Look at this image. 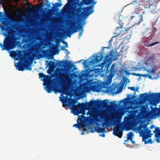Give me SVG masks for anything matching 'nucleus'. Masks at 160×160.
<instances>
[{
  "label": "nucleus",
  "mask_w": 160,
  "mask_h": 160,
  "mask_svg": "<svg viewBox=\"0 0 160 160\" xmlns=\"http://www.w3.org/2000/svg\"><path fill=\"white\" fill-rule=\"evenodd\" d=\"M4 18H0V22L4 25H1L0 27L2 31H5V33H3V35L5 36L3 41V44L0 43V47L2 51L6 50L7 51L13 49L16 47L19 42L16 41L18 38L16 37L14 34L11 32V28L8 26V17L5 13Z\"/></svg>",
  "instance_id": "obj_1"
},
{
  "label": "nucleus",
  "mask_w": 160,
  "mask_h": 160,
  "mask_svg": "<svg viewBox=\"0 0 160 160\" xmlns=\"http://www.w3.org/2000/svg\"><path fill=\"white\" fill-rule=\"evenodd\" d=\"M137 129L139 133L140 136L142 137L143 141H144L145 144L153 143V142L151 138L146 140L148 138H151L153 135L151 133V131L148 128L147 124H140L137 127Z\"/></svg>",
  "instance_id": "obj_2"
},
{
  "label": "nucleus",
  "mask_w": 160,
  "mask_h": 160,
  "mask_svg": "<svg viewBox=\"0 0 160 160\" xmlns=\"http://www.w3.org/2000/svg\"><path fill=\"white\" fill-rule=\"evenodd\" d=\"M82 3H79L78 2H74L73 11L72 12L74 19H76L77 17L81 16V13H82V10H83V12L88 15L91 14L93 12L92 8L91 6L84 7L82 8Z\"/></svg>",
  "instance_id": "obj_3"
},
{
  "label": "nucleus",
  "mask_w": 160,
  "mask_h": 160,
  "mask_svg": "<svg viewBox=\"0 0 160 160\" xmlns=\"http://www.w3.org/2000/svg\"><path fill=\"white\" fill-rule=\"evenodd\" d=\"M108 101L106 100L105 101L94 100L91 101L89 102L79 103L78 106L81 109H82V111L88 109V108H92L95 106L98 107L101 105L105 106L107 105V102L105 101Z\"/></svg>",
  "instance_id": "obj_4"
},
{
  "label": "nucleus",
  "mask_w": 160,
  "mask_h": 160,
  "mask_svg": "<svg viewBox=\"0 0 160 160\" xmlns=\"http://www.w3.org/2000/svg\"><path fill=\"white\" fill-rule=\"evenodd\" d=\"M105 48H109V47H104L102 48L101 49V52L100 53H98L96 56L94 57V59H92L89 62H88V60H85L83 62V64L86 66L88 65V64L90 63V64H93L96 63L98 62H100L103 58V56L102 54L103 53H104V50Z\"/></svg>",
  "instance_id": "obj_5"
},
{
  "label": "nucleus",
  "mask_w": 160,
  "mask_h": 160,
  "mask_svg": "<svg viewBox=\"0 0 160 160\" xmlns=\"http://www.w3.org/2000/svg\"><path fill=\"white\" fill-rule=\"evenodd\" d=\"M76 21H75L73 22V23H71V27L68 29V36L70 38L71 34L75 33L79 30H81V32L79 33V37H80L82 34L83 31L82 26L81 25L78 26L76 25L75 23H76Z\"/></svg>",
  "instance_id": "obj_6"
},
{
  "label": "nucleus",
  "mask_w": 160,
  "mask_h": 160,
  "mask_svg": "<svg viewBox=\"0 0 160 160\" xmlns=\"http://www.w3.org/2000/svg\"><path fill=\"white\" fill-rule=\"evenodd\" d=\"M140 99L143 101L157 99L160 100V92L152 93L148 95L147 93H144L140 95Z\"/></svg>",
  "instance_id": "obj_7"
},
{
  "label": "nucleus",
  "mask_w": 160,
  "mask_h": 160,
  "mask_svg": "<svg viewBox=\"0 0 160 160\" xmlns=\"http://www.w3.org/2000/svg\"><path fill=\"white\" fill-rule=\"evenodd\" d=\"M77 101L75 99H72L71 102L69 103V108L71 110L72 112L74 115H78L81 113L82 109L78 106V105H76L75 104Z\"/></svg>",
  "instance_id": "obj_8"
},
{
  "label": "nucleus",
  "mask_w": 160,
  "mask_h": 160,
  "mask_svg": "<svg viewBox=\"0 0 160 160\" xmlns=\"http://www.w3.org/2000/svg\"><path fill=\"white\" fill-rule=\"evenodd\" d=\"M115 66V64H113L112 65L111 67L109 70H108V67L106 70V74L109 72V75L108 76L107 78H108V80L106 82V84L108 85H109L111 84L112 78L114 76L115 71L114 69Z\"/></svg>",
  "instance_id": "obj_9"
},
{
  "label": "nucleus",
  "mask_w": 160,
  "mask_h": 160,
  "mask_svg": "<svg viewBox=\"0 0 160 160\" xmlns=\"http://www.w3.org/2000/svg\"><path fill=\"white\" fill-rule=\"evenodd\" d=\"M118 53H116L113 51L109 53V54L106 55L104 58V61L105 62H109L112 59L113 60H116L118 56Z\"/></svg>",
  "instance_id": "obj_10"
},
{
  "label": "nucleus",
  "mask_w": 160,
  "mask_h": 160,
  "mask_svg": "<svg viewBox=\"0 0 160 160\" xmlns=\"http://www.w3.org/2000/svg\"><path fill=\"white\" fill-rule=\"evenodd\" d=\"M153 58L152 57H150L147 61L146 64L147 67L148 66H152L151 68V69H148L147 71L149 73L151 74H154L155 72V69L156 66L153 65Z\"/></svg>",
  "instance_id": "obj_11"
},
{
  "label": "nucleus",
  "mask_w": 160,
  "mask_h": 160,
  "mask_svg": "<svg viewBox=\"0 0 160 160\" xmlns=\"http://www.w3.org/2000/svg\"><path fill=\"white\" fill-rule=\"evenodd\" d=\"M18 69L19 71H23L25 69L26 70L31 69V68L29 63L23 64L19 63L18 65Z\"/></svg>",
  "instance_id": "obj_12"
},
{
  "label": "nucleus",
  "mask_w": 160,
  "mask_h": 160,
  "mask_svg": "<svg viewBox=\"0 0 160 160\" xmlns=\"http://www.w3.org/2000/svg\"><path fill=\"white\" fill-rule=\"evenodd\" d=\"M129 116L132 118L137 117L141 114V112H139L138 110H131L128 112Z\"/></svg>",
  "instance_id": "obj_13"
},
{
  "label": "nucleus",
  "mask_w": 160,
  "mask_h": 160,
  "mask_svg": "<svg viewBox=\"0 0 160 160\" xmlns=\"http://www.w3.org/2000/svg\"><path fill=\"white\" fill-rule=\"evenodd\" d=\"M113 134L115 136L118 137L119 138H121L122 136V130L117 128H114L113 130Z\"/></svg>",
  "instance_id": "obj_14"
},
{
  "label": "nucleus",
  "mask_w": 160,
  "mask_h": 160,
  "mask_svg": "<svg viewBox=\"0 0 160 160\" xmlns=\"http://www.w3.org/2000/svg\"><path fill=\"white\" fill-rule=\"evenodd\" d=\"M10 56L12 58L17 56L18 58L15 60H18L19 58H21L22 57V54L20 51L19 52L17 53L15 51H12L10 54Z\"/></svg>",
  "instance_id": "obj_15"
},
{
  "label": "nucleus",
  "mask_w": 160,
  "mask_h": 160,
  "mask_svg": "<svg viewBox=\"0 0 160 160\" xmlns=\"http://www.w3.org/2000/svg\"><path fill=\"white\" fill-rule=\"evenodd\" d=\"M156 138V141L157 142H160L159 139H160V129L158 127H156L155 128V130L153 132Z\"/></svg>",
  "instance_id": "obj_16"
},
{
  "label": "nucleus",
  "mask_w": 160,
  "mask_h": 160,
  "mask_svg": "<svg viewBox=\"0 0 160 160\" xmlns=\"http://www.w3.org/2000/svg\"><path fill=\"white\" fill-rule=\"evenodd\" d=\"M71 61H68L67 60L66 61L65 60H62L61 62L60 61V62L58 64V66H62L63 65H66L67 66H74L75 65H72V64L71 63Z\"/></svg>",
  "instance_id": "obj_17"
},
{
  "label": "nucleus",
  "mask_w": 160,
  "mask_h": 160,
  "mask_svg": "<svg viewBox=\"0 0 160 160\" xmlns=\"http://www.w3.org/2000/svg\"><path fill=\"white\" fill-rule=\"evenodd\" d=\"M132 19L136 21L135 22L136 24L138 25L140 24V22L143 21L142 15H138L137 16H133L132 17Z\"/></svg>",
  "instance_id": "obj_18"
},
{
  "label": "nucleus",
  "mask_w": 160,
  "mask_h": 160,
  "mask_svg": "<svg viewBox=\"0 0 160 160\" xmlns=\"http://www.w3.org/2000/svg\"><path fill=\"white\" fill-rule=\"evenodd\" d=\"M90 88L94 92H98L100 89V85L98 83H95L94 85H90Z\"/></svg>",
  "instance_id": "obj_19"
},
{
  "label": "nucleus",
  "mask_w": 160,
  "mask_h": 160,
  "mask_svg": "<svg viewBox=\"0 0 160 160\" xmlns=\"http://www.w3.org/2000/svg\"><path fill=\"white\" fill-rule=\"evenodd\" d=\"M70 75L67 73H61L60 74V76H59V78L61 79H64L67 82L69 81L70 80Z\"/></svg>",
  "instance_id": "obj_20"
},
{
  "label": "nucleus",
  "mask_w": 160,
  "mask_h": 160,
  "mask_svg": "<svg viewBox=\"0 0 160 160\" xmlns=\"http://www.w3.org/2000/svg\"><path fill=\"white\" fill-rule=\"evenodd\" d=\"M151 34L152 33L150 31L148 30L145 31V32L142 33V35L143 37L149 39H151L152 38V37H150Z\"/></svg>",
  "instance_id": "obj_21"
},
{
  "label": "nucleus",
  "mask_w": 160,
  "mask_h": 160,
  "mask_svg": "<svg viewBox=\"0 0 160 160\" xmlns=\"http://www.w3.org/2000/svg\"><path fill=\"white\" fill-rule=\"evenodd\" d=\"M43 6V4L42 3H40L38 5H37L35 6H31L30 8L31 9H33V10H38L39 9H40Z\"/></svg>",
  "instance_id": "obj_22"
},
{
  "label": "nucleus",
  "mask_w": 160,
  "mask_h": 160,
  "mask_svg": "<svg viewBox=\"0 0 160 160\" xmlns=\"http://www.w3.org/2000/svg\"><path fill=\"white\" fill-rule=\"evenodd\" d=\"M95 130L98 133H103L105 132V128L100 127H98Z\"/></svg>",
  "instance_id": "obj_23"
},
{
  "label": "nucleus",
  "mask_w": 160,
  "mask_h": 160,
  "mask_svg": "<svg viewBox=\"0 0 160 160\" xmlns=\"http://www.w3.org/2000/svg\"><path fill=\"white\" fill-rule=\"evenodd\" d=\"M120 27H117V30H116V32H117V33H114V34L116 35L115 36H114L115 37L118 36L121 33V30H120L119 31H118V29L119 28H122V25H120Z\"/></svg>",
  "instance_id": "obj_24"
},
{
  "label": "nucleus",
  "mask_w": 160,
  "mask_h": 160,
  "mask_svg": "<svg viewBox=\"0 0 160 160\" xmlns=\"http://www.w3.org/2000/svg\"><path fill=\"white\" fill-rule=\"evenodd\" d=\"M133 136V134L132 132H129L127 135V139L128 140H132V139Z\"/></svg>",
  "instance_id": "obj_25"
},
{
  "label": "nucleus",
  "mask_w": 160,
  "mask_h": 160,
  "mask_svg": "<svg viewBox=\"0 0 160 160\" xmlns=\"http://www.w3.org/2000/svg\"><path fill=\"white\" fill-rule=\"evenodd\" d=\"M138 110L139 112H141V114L144 113L146 111L145 107L144 106H142Z\"/></svg>",
  "instance_id": "obj_26"
},
{
  "label": "nucleus",
  "mask_w": 160,
  "mask_h": 160,
  "mask_svg": "<svg viewBox=\"0 0 160 160\" xmlns=\"http://www.w3.org/2000/svg\"><path fill=\"white\" fill-rule=\"evenodd\" d=\"M73 127H75L78 128H80L81 127H82V128H83L84 127H86L85 126H84V125L82 124H78L77 123L74 124L73 125Z\"/></svg>",
  "instance_id": "obj_27"
},
{
  "label": "nucleus",
  "mask_w": 160,
  "mask_h": 160,
  "mask_svg": "<svg viewBox=\"0 0 160 160\" xmlns=\"http://www.w3.org/2000/svg\"><path fill=\"white\" fill-rule=\"evenodd\" d=\"M46 90L48 93H51L53 91V89L52 87L50 86H47L46 87Z\"/></svg>",
  "instance_id": "obj_28"
},
{
  "label": "nucleus",
  "mask_w": 160,
  "mask_h": 160,
  "mask_svg": "<svg viewBox=\"0 0 160 160\" xmlns=\"http://www.w3.org/2000/svg\"><path fill=\"white\" fill-rule=\"evenodd\" d=\"M56 64L55 62L51 61L49 64V66L50 68H54L56 66Z\"/></svg>",
  "instance_id": "obj_29"
},
{
  "label": "nucleus",
  "mask_w": 160,
  "mask_h": 160,
  "mask_svg": "<svg viewBox=\"0 0 160 160\" xmlns=\"http://www.w3.org/2000/svg\"><path fill=\"white\" fill-rule=\"evenodd\" d=\"M39 76L40 78H47L48 79H49L50 78L49 76L48 75L46 76L45 74H44L42 73H39Z\"/></svg>",
  "instance_id": "obj_30"
},
{
  "label": "nucleus",
  "mask_w": 160,
  "mask_h": 160,
  "mask_svg": "<svg viewBox=\"0 0 160 160\" xmlns=\"http://www.w3.org/2000/svg\"><path fill=\"white\" fill-rule=\"evenodd\" d=\"M132 74L136 76H140L143 77H146L148 75L147 74H141L136 73H133Z\"/></svg>",
  "instance_id": "obj_31"
},
{
  "label": "nucleus",
  "mask_w": 160,
  "mask_h": 160,
  "mask_svg": "<svg viewBox=\"0 0 160 160\" xmlns=\"http://www.w3.org/2000/svg\"><path fill=\"white\" fill-rule=\"evenodd\" d=\"M60 101L62 102V106L63 107H65L67 105V101L65 99H62L60 100Z\"/></svg>",
  "instance_id": "obj_32"
},
{
  "label": "nucleus",
  "mask_w": 160,
  "mask_h": 160,
  "mask_svg": "<svg viewBox=\"0 0 160 160\" xmlns=\"http://www.w3.org/2000/svg\"><path fill=\"white\" fill-rule=\"evenodd\" d=\"M128 88L130 89L132 91H138V89H139V88L138 87H137L136 88V89H135V87L134 86H132V87H128Z\"/></svg>",
  "instance_id": "obj_33"
},
{
  "label": "nucleus",
  "mask_w": 160,
  "mask_h": 160,
  "mask_svg": "<svg viewBox=\"0 0 160 160\" xmlns=\"http://www.w3.org/2000/svg\"><path fill=\"white\" fill-rule=\"evenodd\" d=\"M23 48L25 49H28L29 48L31 47V45L30 44L27 43L25 44L23 46Z\"/></svg>",
  "instance_id": "obj_34"
},
{
  "label": "nucleus",
  "mask_w": 160,
  "mask_h": 160,
  "mask_svg": "<svg viewBox=\"0 0 160 160\" xmlns=\"http://www.w3.org/2000/svg\"><path fill=\"white\" fill-rule=\"evenodd\" d=\"M62 5V4L60 3L56 2L55 4H53V7L54 8H56L57 7H60Z\"/></svg>",
  "instance_id": "obj_35"
},
{
  "label": "nucleus",
  "mask_w": 160,
  "mask_h": 160,
  "mask_svg": "<svg viewBox=\"0 0 160 160\" xmlns=\"http://www.w3.org/2000/svg\"><path fill=\"white\" fill-rule=\"evenodd\" d=\"M97 116H99L101 119H103L105 117V115L103 114H97Z\"/></svg>",
  "instance_id": "obj_36"
},
{
  "label": "nucleus",
  "mask_w": 160,
  "mask_h": 160,
  "mask_svg": "<svg viewBox=\"0 0 160 160\" xmlns=\"http://www.w3.org/2000/svg\"><path fill=\"white\" fill-rule=\"evenodd\" d=\"M61 49L65 51H67L68 53H67V55L69 53V52H68V51L67 49H65L64 47H62Z\"/></svg>",
  "instance_id": "obj_37"
},
{
  "label": "nucleus",
  "mask_w": 160,
  "mask_h": 160,
  "mask_svg": "<svg viewBox=\"0 0 160 160\" xmlns=\"http://www.w3.org/2000/svg\"><path fill=\"white\" fill-rule=\"evenodd\" d=\"M108 117H106V120L105 121V122L104 123H103L102 124L103 125H104V124L105 123L106 124H108V122H107V121H109V120L108 119Z\"/></svg>",
  "instance_id": "obj_38"
},
{
  "label": "nucleus",
  "mask_w": 160,
  "mask_h": 160,
  "mask_svg": "<svg viewBox=\"0 0 160 160\" xmlns=\"http://www.w3.org/2000/svg\"><path fill=\"white\" fill-rule=\"evenodd\" d=\"M159 42H155L151 43L150 44H149L148 45L149 46H153L155 45V44H157L159 43Z\"/></svg>",
  "instance_id": "obj_39"
},
{
  "label": "nucleus",
  "mask_w": 160,
  "mask_h": 160,
  "mask_svg": "<svg viewBox=\"0 0 160 160\" xmlns=\"http://www.w3.org/2000/svg\"><path fill=\"white\" fill-rule=\"evenodd\" d=\"M46 5L47 6L48 8H50L51 7V6H50L51 4L50 3H49V2H48V0H46Z\"/></svg>",
  "instance_id": "obj_40"
},
{
  "label": "nucleus",
  "mask_w": 160,
  "mask_h": 160,
  "mask_svg": "<svg viewBox=\"0 0 160 160\" xmlns=\"http://www.w3.org/2000/svg\"><path fill=\"white\" fill-rule=\"evenodd\" d=\"M94 118L95 120H96L98 122L99 121L100 119H99L98 118V117L96 116L94 117Z\"/></svg>",
  "instance_id": "obj_41"
},
{
  "label": "nucleus",
  "mask_w": 160,
  "mask_h": 160,
  "mask_svg": "<svg viewBox=\"0 0 160 160\" xmlns=\"http://www.w3.org/2000/svg\"><path fill=\"white\" fill-rule=\"evenodd\" d=\"M28 40L27 39H22V42L23 43H26L28 42Z\"/></svg>",
  "instance_id": "obj_42"
},
{
  "label": "nucleus",
  "mask_w": 160,
  "mask_h": 160,
  "mask_svg": "<svg viewBox=\"0 0 160 160\" xmlns=\"http://www.w3.org/2000/svg\"><path fill=\"white\" fill-rule=\"evenodd\" d=\"M127 97L129 99H131L132 98V95L128 94L127 95Z\"/></svg>",
  "instance_id": "obj_43"
},
{
  "label": "nucleus",
  "mask_w": 160,
  "mask_h": 160,
  "mask_svg": "<svg viewBox=\"0 0 160 160\" xmlns=\"http://www.w3.org/2000/svg\"><path fill=\"white\" fill-rule=\"evenodd\" d=\"M63 43L65 44L66 47H68V44L67 42H66L63 41Z\"/></svg>",
  "instance_id": "obj_44"
},
{
  "label": "nucleus",
  "mask_w": 160,
  "mask_h": 160,
  "mask_svg": "<svg viewBox=\"0 0 160 160\" xmlns=\"http://www.w3.org/2000/svg\"><path fill=\"white\" fill-rule=\"evenodd\" d=\"M112 120L113 121V122L115 123L116 122V121L115 119V118H111Z\"/></svg>",
  "instance_id": "obj_45"
},
{
  "label": "nucleus",
  "mask_w": 160,
  "mask_h": 160,
  "mask_svg": "<svg viewBox=\"0 0 160 160\" xmlns=\"http://www.w3.org/2000/svg\"><path fill=\"white\" fill-rule=\"evenodd\" d=\"M130 28V27H129L128 28H127L125 30H124V31H125L126 32L128 31L129 30V29Z\"/></svg>",
  "instance_id": "obj_46"
},
{
  "label": "nucleus",
  "mask_w": 160,
  "mask_h": 160,
  "mask_svg": "<svg viewBox=\"0 0 160 160\" xmlns=\"http://www.w3.org/2000/svg\"><path fill=\"white\" fill-rule=\"evenodd\" d=\"M154 128V126L153 125H152L150 127V128L151 129H152L153 128Z\"/></svg>",
  "instance_id": "obj_47"
},
{
  "label": "nucleus",
  "mask_w": 160,
  "mask_h": 160,
  "mask_svg": "<svg viewBox=\"0 0 160 160\" xmlns=\"http://www.w3.org/2000/svg\"><path fill=\"white\" fill-rule=\"evenodd\" d=\"M101 136L103 137H104L105 136V134L103 133V134H102L101 135Z\"/></svg>",
  "instance_id": "obj_48"
},
{
  "label": "nucleus",
  "mask_w": 160,
  "mask_h": 160,
  "mask_svg": "<svg viewBox=\"0 0 160 160\" xmlns=\"http://www.w3.org/2000/svg\"><path fill=\"white\" fill-rule=\"evenodd\" d=\"M131 142H132L133 143V144H135V142L133 140H132H132H131Z\"/></svg>",
  "instance_id": "obj_49"
},
{
  "label": "nucleus",
  "mask_w": 160,
  "mask_h": 160,
  "mask_svg": "<svg viewBox=\"0 0 160 160\" xmlns=\"http://www.w3.org/2000/svg\"><path fill=\"white\" fill-rule=\"evenodd\" d=\"M81 120L82 119H81V118H78V120H77V122H78V123H79L78 120Z\"/></svg>",
  "instance_id": "obj_50"
},
{
  "label": "nucleus",
  "mask_w": 160,
  "mask_h": 160,
  "mask_svg": "<svg viewBox=\"0 0 160 160\" xmlns=\"http://www.w3.org/2000/svg\"><path fill=\"white\" fill-rule=\"evenodd\" d=\"M72 0H68V3H70V2H72Z\"/></svg>",
  "instance_id": "obj_51"
},
{
  "label": "nucleus",
  "mask_w": 160,
  "mask_h": 160,
  "mask_svg": "<svg viewBox=\"0 0 160 160\" xmlns=\"http://www.w3.org/2000/svg\"><path fill=\"white\" fill-rule=\"evenodd\" d=\"M111 105L113 106H114V105H115V104L114 103L111 102Z\"/></svg>",
  "instance_id": "obj_52"
},
{
  "label": "nucleus",
  "mask_w": 160,
  "mask_h": 160,
  "mask_svg": "<svg viewBox=\"0 0 160 160\" xmlns=\"http://www.w3.org/2000/svg\"><path fill=\"white\" fill-rule=\"evenodd\" d=\"M122 91V89H120L119 91H118L119 93H120Z\"/></svg>",
  "instance_id": "obj_53"
},
{
  "label": "nucleus",
  "mask_w": 160,
  "mask_h": 160,
  "mask_svg": "<svg viewBox=\"0 0 160 160\" xmlns=\"http://www.w3.org/2000/svg\"><path fill=\"white\" fill-rule=\"evenodd\" d=\"M87 115H89V114H90V113H89V111H88V112H87Z\"/></svg>",
  "instance_id": "obj_54"
},
{
  "label": "nucleus",
  "mask_w": 160,
  "mask_h": 160,
  "mask_svg": "<svg viewBox=\"0 0 160 160\" xmlns=\"http://www.w3.org/2000/svg\"><path fill=\"white\" fill-rule=\"evenodd\" d=\"M57 0L60 3L62 2V1H61L60 0Z\"/></svg>",
  "instance_id": "obj_55"
},
{
  "label": "nucleus",
  "mask_w": 160,
  "mask_h": 160,
  "mask_svg": "<svg viewBox=\"0 0 160 160\" xmlns=\"http://www.w3.org/2000/svg\"><path fill=\"white\" fill-rule=\"evenodd\" d=\"M67 5V4L63 7V8H64L65 7H66V6Z\"/></svg>",
  "instance_id": "obj_56"
},
{
  "label": "nucleus",
  "mask_w": 160,
  "mask_h": 160,
  "mask_svg": "<svg viewBox=\"0 0 160 160\" xmlns=\"http://www.w3.org/2000/svg\"><path fill=\"white\" fill-rule=\"evenodd\" d=\"M34 48H35V47L34 48V47H33L32 48V49L33 50H34Z\"/></svg>",
  "instance_id": "obj_57"
},
{
  "label": "nucleus",
  "mask_w": 160,
  "mask_h": 160,
  "mask_svg": "<svg viewBox=\"0 0 160 160\" xmlns=\"http://www.w3.org/2000/svg\"><path fill=\"white\" fill-rule=\"evenodd\" d=\"M74 70H77V68H75L74 69Z\"/></svg>",
  "instance_id": "obj_58"
},
{
  "label": "nucleus",
  "mask_w": 160,
  "mask_h": 160,
  "mask_svg": "<svg viewBox=\"0 0 160 160\" xmlns=\"http://www.w3.org/2000/svg\"><path fill=\"white\" fill-rule=\"evenodd\" d=\"M122 101H123V100H121L120 101V102H122Z\"/></svg>",
  "instance_id": "obj_59"
},
{
  "label": "nucleus",
  "mask_w": 160,
  "mask_h": 160,
  "mask_svg": "<svg viewBox=\"0 0 160 160\" xmlns=\"http://www.w3.org/2000/svg\"><path fill=\"white\" fill-rule=\"evenodd\" d=\"M2 13L1 12H0V16H1Z\"/></svg>",
  "instance_id": "obj_60"
},
{
  "label": "nucleus",
  "mask_w": 160,
  "mask_h": 160,
  "mask_svg": "<svg viewBox=\"0 0 160 160\" xmlns=\"http://www.w3.org/2000/svg\"><path fill=\"white\" fill-rule=\"evenodd\" d=\"M128 139H127V140H125V142H127V141H128Z\"/></svg>",
  "instance_id": "obj_61"
},
{
  "label": "nucleus",
  "mask_w": 160,
  "mask_h": 160,
  "mask_svg": "<svg viewBox=\"0 0 160 160\" xmlns=\"http://www.w3.org/2000/svg\"><path fill=\"white\" fill-rule=\"evenodd\" d=\"M111 40H110L109 41V42L110 43L111 42Z\"/></svg>",
  "instance_id": "obj_62"
},
{
  "label": "nucleus",
  "mask_w": 160,
  "mask_h": 160,
  "mask_svg": "<svg viewBox=\"0 0 160 160\" xmlns=\"http://www.w3.org/2000/svg\"><path fill=\"white\" fill-rule=\"evenodd\" d=\"M66 52H65V53H66L67 54V53L68 52H67V51H66Z\"/></svg>",
  "instance_id": "obj_63"
},
{
  "label": "nucleus",
  "mask_w": 160,
  "mask_h": 160,
  "mask_svg": "<svg viewBox=\"0 0 160 160\" xmlns=\"http://www.w3.org/2000/svg\"><path fill=\"white\" fill-rule=\"evenodd\" d=\"M94 132V131H92L91 132Z\"/></svg>",
  "instance_id": "obj_64"
}]
</instances>
